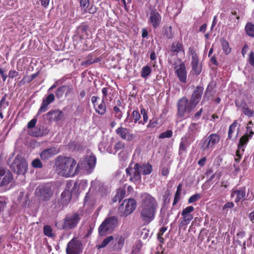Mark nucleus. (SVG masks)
<instances>
[{"label":"nucleus","instance_id":"9b49d317","mask_svg":"<svg viewBox=\"0 0 254 254\" xmlns=\"http://www.w3.org/2000/svg\"><path fill=\"white\" fill-rule=\"evenodd\" d=\"M140 165L138 163L134 164L133 168L129 166L126 169L127 176H129V181L135 183L141 180V177L140 172Z\"/></svg>","mask_w":254,"mask_h":254},{"label":"nucleus","instance_id":"3c124183","mask_svg":"<svg viewBox=\"0 0 254 254\" xmlns=\"http://www.w3.org/2000/svg\"><path fill=\"white\" fill-rule=\"evenodd\" d=\"M32 165L36 168H41L43 167L42 163L39 159H35L32 162Z\"/></svg>","mask_w":254,"mask_h":254},{"label":"nucleus","instance_id":"8fccbe9b","mask_svg":"<svg viewBox=\"0 0 254 254\" xmlns=\"http://www.w3.org/2000/svg\"><path fill=\"white\" fill-rule=\"evenodd\" d=\"M201 198V195L199 193H196L191 195L188 199L189 203H192L196 202Z\"/></svg>","mask_w":254,"mask_h":254},{"label":"nucleus","instance_id":"e433bc0d","mask_svg":"<svg viewBox=\"0 0 254 254\" xmlns=\"http://www.w3.org/2000/svg\"><path fill=\"white\" fill-rule=\"evenodd\" d=\"M126 194V190L123 189H118L117 191L116 196L113 198V201L116 202L119 201L120 202L125 197Z\"/></svg>","mask_w":254,"mask_h":254},{"label":"nucleus","instance_id":"72a5a7b5","mask_svg":"<svg viewBox=\"0 0 254 254\" xmlns=\"http://www.w3.org/2000/svg\"><path fill=\"white\" fill-rule=\"evenodd\" d=\"M140 171L142 172L143 175H147L150 174L152 171V165L147 163L140 165Z\"/></svg>","mask_w":254,"mask_h":254},{"label":"nucleus","instance_id":"4d7b16f0","mask_svg":"<svg viewBox=\"0 0 254 254\" xmlns=\"http://www.w3.org/2000/svg\"><path fill=\"white\" fill-rule=\"evenodd\" d=\"M248 61L249 64L254 67V53L253 51H251L249 54Z\"/></svg>","mask_w":254,"mask_h":254},{"label":"nucleus","instance_id":"bb28decb","mask_svg":"<svg viewBox=\"0 0 254 254\" xmlns=\"http://www.w3.org/2000/svg\"><path fill=\"white\" fill-rule=\"evenodd\" d=\"M141 118V116L138 111L134 110L131 115V117H129V113L128 111L127 113V117L125 120V122H128V123H131L134 121V123H136L137 122H140L139 120Z\"/></svg>","mask_w":254,"mask_h":254},{"label":"nucleus","instance_id":"c9c22d12","mask_svg":"<svg viewBox=\"0 0 254 254\" xmlns=\"http://www.w3.org/2000/svg\"><path fill=\"white\" fill-rule=\"evenodd\" d=\"M100 61L99 58H93L92 55H89L87 58V60L81 63V65H90L93 63L99 62Z\"/></svg>","mask_w":254,"mask_h":254},{"label":"nucleus","instance_id":"09e8293b","mask_svg":"<svg viewBox=\"0 0 254 254\" xmlns=\"http://www.w3.org/2000/svg\"><path fill=\"white\" fill-rule=\"evenodd\" d=\"M125 143L122 141H118L115 144L114 149L116 152L119 151V150L123 149L125 147Z\"/></svg>","mask_w":254,"mask_h":254},{"label":"nucleus","instance_id":"4be33fe9","mask_svg":"<svg viewBox=\"0 0 254 254\" xmlns=\"http://www.w3.org/2000/svg\"><path fill=\"white\" fill-rule=\"evenodd\" d=\"M66 252L67 254H78L79 244L78 242L72 239L67 245Z\"/></svg>","mask_w":254,"mask_h":254},{"label":"nucleus","instance_id":"f257e3e1","mask_svg":"<svg viewBox=\"0 0 254 254\" xmlns=\"http://www.w3.org/2000/svg\"><path fill=\"white\" fill-rule=\"evenodd\" d=\"M158 206L156 199L151 194L144 193L141 195L140 219L144 224H149L155 219Z\"/></svg>","mask_w":254,"mask_h":254},{"label":"nucleus","instance_id":"f8f14e48","mask_svg":"<svg viewBox=\"0 0 254 254\" xmlns=\"http://www.w3.org/2000/svg\"><path fill=\"white\" fill-rule=\"evenodd\" d=\"M220 139V136L217 133H212L205 139L202 143L201 148L206 150L217 144Z\"/></svg>","mask_w":254,"mask_h":254},{"label":"nucleus","instance_id":"a878e982","mask_svg":"<svg viewBox=\"0 0 254 254\" xmlns=\"http://www.w3.org/2000/svg\"><path fill=\"white\" fill-rule=\"evenodd\" d=\"M238 125V122L235 121L232 123L229 127L228 139H233L238 134L239 128L236 130V127Z\"/></svg>","mask_w":254,"mask_h":254},{"label":"nucleus","instance_id":"79ce46f5","mask_svg":"<svg viewBox=\"0 0 254 254\" xmlns=\"http://www.w3.org/2000/svg\"><path fill=\"white\" fill-rule=\"evenodd\" d=\"M43 233L48 237L53 238L55 235L53 233L52 227L50 225H45L43 227Z\"/></svg>","mask_w":254,"mask_h":254},{"label":"nucleus","instance_id":"5701e85b","mask_svg":"<svg viewBox=\"0 0 254 254\" xmlns=\"http://www.w3.org/2000/svg\"><path fill=\"white\" fill-rule=\"evenodd\" d=\"M58 153L56 148L53 147L43 150L40 154V157L43 160H47L57 154Z\"/></svg>","mask_w":254,"mask_h":254},{"label":"nucleus","instance_id":"052dcab7","mask_svg":"<svg viewBox=\"0 0 254 254\" xmlns=\"http://www.w3.org/2000/svg\"><path fill=\"white\" fill-rule=\"evenodd\" d=\"M202 112H203V109L201 108L192 117V119L193 120H195V121L198 120L200 118V116H201Z\"/></svg>","mask_w":254,"mask_h":254},{"label":"nucleus","instance_id":"6e6d98bb","mask_svg":"<svg viewBox=\"0 0 254 254\" xmlns=\"http://www.w3.org/2000/svg\"><path fill=\"white\" fill-rule=\"evenodd\" d=\"M181 192L179 191H177L175 192V194L174 196V201L173 202V205H175L179 202L180 199Z\"/></svg>","mask_w":254,"mask_h":254},{"label":"nucleus","instance_id":"f03ea898","mask_svg":"<svg viewBox=\"0 0 254 254\" xmlns=\"http://www.w3.org/2000/svg\"><path fill=\"white\" fill-rule=\"evenodd\" d=\"M79 164L72 157L58 156L55 161L54 168L56 173L60 176L69 178L78 174Z\"/></svg>","mask_w":254,"mask_h":254},{"label":"nucleus","instance_id":"2eb2a0df","mask_svg":"<svg viewBox=\"0 0 254 254\" xmlns=\"http://www.w3.org/2000/svg\"><path fill=\"white\" fill-rule=\"evenodd\" d=\"M46 118L50 122H59L64 118V113L60 110H51L46 115Z\"/></svg>","mask_w":254,"mask_h":254},{"label":"nucleus","instance_id":"603ef678","mask_svg":"<svg viewBox=\"0 0 254 254\" xmlns=\"http://www.w3.org/2000/svg\"><path fill=\"white\" fill-rule=\"evenodd\" d=\"M114 111L116 114V117L118 119L120 120L123 117V113L122 111L117 106H115V107H114Z\"/></svg>","mask_w":254,"mask_h":254},{"label":"nucleus","instance_id":"864d4df0","mask_svg":"<svg viewBox=\"0 0 254 254\" xmlns=\"http://www.w3.org/2000/svg\"><path fill=\"white\" fill-rule=\"evenodd\" d=\"M229 186V181L227 180L222 179L220 182V187L223 190L227 189Z\"/></svg>","mask_w":254,"mask_h":254},{"label":"nucleus","instance_id":"412c9836","mask_svg":"<svg viewBox=\"0 0 254 254\" xmlns=\"http://www.w3.org/2000/svg\"><path fill=\"white\" fill-rule=\"evenodd\" d=\"M170 51L174 54L177 55L179 53L185 54V48L182 41H174L170 48Z\"/></svg>","mask_w":254,"mask_h":254},{"label":"nucleus","instance_id":"0eeeda50","mask_svg":"<svg viewBox=\"0 0 254 254\" xmlns=\"http://www.w3.org/2000/svg\"><path fill=\"white\" fill-rule=\"evenodd\" d=\"M12 170L18 175L24 174L27 171L28 164L20 156H16L11 165Z\"/></svg>","mask_w":254,"mask_h":254},{"label":"nucleus","instance_id":"bf43d9fd","mask_svg":"<svg viewBox=\"0 0 254 254\" xmlns=\"http://www.w3.org/2000/svg\"><path fill=\"white\" fill-rule=\"evenodd\" d=\"M5 205L6 202L4 198L0 196V213L4 210Z\"/></svg>","mask_w":254,"mask_h":254},{"label":"nucleus","instance_id":"69168bd1","mask_svg":"<svg viewBox=\"0 0 254 254\" xmlns=\"http://www.w3.org/2000/svg\"><path fill=\"white\" fill-rule=\"evenodd\" d=\"M167 227L163 226L160 229L159 232L157 234H159L160 235H163L164 233L167 231Z\"/></svg>","mask_w":254,"mask_h":254},{"label":"nucleus","instance_id":"49530a36","mask_svg":"<svg viewBox=\"0 0 254 254\" xmlns=\"http://www.w3.org/2000/svg\"><path fill=\"white\" fill-rule=\"evenodd\" d=\"M173 131L172 130H167L165 132L161 133L159 136V138L164 139L165 138H170L172 136Z\"/></svg>","mask_w":254,"mask_h":254},{"label":"nucleus","instance_id":"c85d7f7f","mask_svg":"<svg viewBox=\"0 0 254 254\" xmlns=\"http://www.w3.org/2000/svg\"><path fill=\"white\" fill-rule=\"evenodd\" d=\"M71 199V193L68 190H64L61 194V203L64 206L67 205Z\"/></svg>","mask_w":254,"mask_h":254},{"label":"nucleus","instance_id":"b1692460","mask_svg":"<svg viewBox=\"0 0 254 254\" xmlns=\"http://www.w3.org/2000/svg\"><path fill=\"white\" fill-rule=\"evenodd\" d=\"M96 162V158L94 155L87 156L84 159V167L87 170H92L95 167Z\"/></svg>","mask_w":254,"mask_h":254},{"label":"nucleus","instance_id":"473e14b6","mask_svg":"<svg viewBox=\"0 0 254 254\" xmlns=\"http://www.w3.org/2000/svg\"><path fill=\"white\" fill-rule=\"evenodd\" d=\"M96 112L99 115L102 116L104 115L107 111V107L105 104V101L102 100L101 103L97 106L94 107Z\"/></svg>","mask_w":254,"mask_h":254},{"label":"nucleus","instance_id":"dca6fc26","mask_svg":"<svg viewBox=\"0 0 254 254\" xmlns=\"http://www.w3.org/2000/svg\"><path fill=\"white\" fill-rule=\"evenodd\" d=\"M203 92V87L200 86H196L193 91L190 101L194 104L195 107L200 101Z\"/></svg>","mask_w":254,"mask_h":254},{"label":"nucleus","instance_id":"393cba45","mask_svg":"<svg viewBox=\"0 0 254 254\" xmlns=\"http://www.w3.org/2000/svg\"><path fill=\"white\" fill-rule=\"evenodd\" d=\"M190 136L187 135H184L181 138L179 148V152L180 154L182 153L187 150V147L190 144Z\"/></svg>","mask_w":254,"mask_h":254},{"label":"nucleus","instance_id":"5fc2aeb1","mask_svg":"<svg viewBox=\"0 0 254 254\" xmlns=\"http://www.w3.org/2000/svg\"><path fill=\"white\" fill-rule=\"evenodd\" d=\"M194 209L193 206H189L183 210L182 213L184 214H191V213L193 211Z\"/></svg>","mask_w":254,"mask_h":254},{"label":"nucleus","instance_id":"9d476101","mask_svg":"<svg viewBox=\"0 0 254 254\" xmlns=\"http://www.w3.org/2000/svg\"><path fill=\"white\" fill-rule=\"evenodd\" d=\"M35 194L43 201H48L53 194L51 187L48 185L39 187L36 189Z\"/></svg>","mask_w":254,"mask_h":254},{"label":"nucleus","instance_id":"774afa93","mask_svg":"<svg viewBox=\"0 0 254 254\" xmlns=\"http://www.w3.org/2000/svg\"><path fill=\"white\" fill-rule=\"evenodd\" d=\"M210 62L215 65H218V63L217 61V60L214 56H213L210 60Z\"/></svg>","mask_w":254,"mask_h":254},{"label":"nucleus","instance_id":"58836bf2","mask_svg":"<svg viewBox=\"0 0 254 254\" xmlns=\"http://www.w3.org/2000/svg\"><path fill=\"white\" fill-rule=\"evenodd\" d=\"M151 68L148 65L144 66L141 71V76L142 78H147L151 73Z\"/></svg>","mask_w":254,"mask_h":254},{"label":"nucleus","instance_id":"f3484780","mask_svg":"<svg viewBox=\"0 0 254 254\" xmlns=\"http://www.w3.org/2000/svg\"><path fill=\"white\" fill-rule=\"evenodd\" d=\"M126 237L118 235L115 237V241L112 243L111 249L113 251L120 252L123 248L125 243Z\"/></svg>","mask_w":254,"mask_h":254},{"label":"nucleus","instance_id":"aec40b11","mask_svg":"<svg viewBox=\"0 0 254 254\" xmlns=\"http://www.w3.org/2000/svg\"><path fill=\"white\" fill-rule=\"evenodd\" d=\"M245 190V188H241L239 190L233 189L232 190L231 196L232 197L235 198V202L236 203L245 199L246 196Z\"/></svg>","mask_w":254,"mask_h":254},{"label":"nucleus","instance_id":"0e129e2a","mask_svg":"<svg viewBox=\"0 0 254 254\" xmlns=\"http://www.w3.org/2000/svg\"><path fill=\"white\" fill-rule=\"evenodd\" d=\"M206 161V158L205 157H202L198 161V164L200 166L202 167L204 165Z\"/></svg>","mask_w":254,"mask_h":254},{"label":"nucleus","instance_id":"cd10ccee","mask_svg":"<svg viewBox=\"0 0 254 254\" xmlns=\"http://www.w3.org/2000/svg\"><path fill=\"white\" fill-rule=\"evenodd\" d=\"M191 71L196 75H199L202 70V65L199 63V58L191 61Z\"/></svg>","mask_w":254,"mask_h":254},{"label":"nucleus","instance_id":"13d9d810","mask_svg":"<svg viewBox=\"0 0 254 254\" xmlns=\"http://www.w3.org/2000/svg\"><path fill=\"white\" fill-rule=\"evenodd\" d=\"M37 119L36 118H34L33 119H32L30 122H28V124H27V128L30 129V128H33L34 127H35L36 124V123H37Z\"/></svg>","mask_w":254,"mask_h":254},{"label":"nucleus","instance_id":"ea45409f","mask_svg":"<svg viewBox=\"0 0 254 254\" xmlns=\"http://www.w3.org/2000/svg\"><path fill=\"white\" fill-rule=\"evenodd\" d=\"M113 240L114 237L113 236H108L102 241L100 245L97 246V248L98 249L105 248Z\"/></svg>","mask_w":254,"mask_h":254},{"label":"nucleus","instance_id":"7ed1b4c3","mask_svg":"<svg viewBox=\"0 0 254 254\" xmlns=\"http://www.w3.org/2000/svg\"><path fill=\"white\" fill-rule=\"evenodd\" d=\"M118 219L116 216H110L106 218L98 228V234L100 236H105L111 233L117 227Z\"/></svg>","mask_w":254,"mask_h":254},{"label":"nucleus","instance_id":"423d86ee","mask_svg":"<svg viewBox=\"0 0 254 254\" xmlns=\"http://www.w3.org/2000/svg\"><path fill=\"white\" fill-rule=\"evenodd\" d=\"M148 23L154 29L159 27L162 23V16L158 10L155 7L150 6L147 12Z\"/></svg>","mask_w":254,"mask_h":254},{"label":"nucleus","instance_id":"de8ad7c7","mask_svg":"<svg viewBox=\"0 0 254 254\" xmlns=\"http://www.w3.org/2000/svg\"><path fill=\"white\" fill-rule=\"evenodd\" d=\"M188 53L191 57V60L198 59V56L194 48L190 47L189 48Z\"/></svg>","mask_w":254,"mask_h":254},{"label":"nucleus","instance_id":"37998d69","mask_svg":"<svg viewBox=\"0 0 254 254\" xmlns=\"http://www.w3.org/2000/svg\"><path fill=\"white\" fill-rule=\"evenodd\" d=\"M242 111L243 114L249 117H252L254 115V111L250 109L247 104L242 107Z\"/></svg>","mask_w":254,"mask_h":254},{"label":"nucleus","instance_id":"ddd939ff","mask_svg":"<svg viewBox=\"0 0 254 254\" xmlns=\"http://www.w3.org/2000/svg\"><path fill=\"white\" fill-rule=\"evenodd\" d=\"M116 133L123 139L130 141L134 140L136 135L131 133L129 128L120 127L116 130Z\"/></svg>","mask_w":254,"mask_h":254},{"label":"nucleus","instance_id":"1a4fd4ad","mask_svg":"<svg viewBox=\"0 0 254 254\" xmlns=\"http://www.w3.org/2000/svg\"><path fill=\"white\" fill-rule=\"evenodd\" d=\"M80 220V217L78 213L67 215L64 219L63 228L66 230L74 228L76 227Z\"/></svg>","mask_w":254,"mask_h":254},{"label":"nucleus","instance_id":"6ab92c4d","mask_svg":"<svg viewBox=\"0 0 254 254\" xmlns=\"http://www.w3.org/2000/svg\"><path fill=\"white\" fill-rule=\"evenodd\" d=\"M80 6L82 11V13L85 14L89 13L94 14L96 12V7L93 5L90 6V0H79Z\"/></svg>","mask_w":254,"mask_h":254},{"label":"nucleus","instance_id":"c756f323","mask_svg":"<svg viewBox=\"0 0 254 254\" xmlns=\"http://www.w3.org/2000/svg\"><path fill=\"white\" fill-rule=\"evenodd\" d=\"M73 88L72 87L66 85L61 86L59 87L56 91V96L58 98H60L63 96L66 90H67V92H71Z\"/></svg>","mask_w":254,"mask_h":254},{"label":"nucleus","instance_id":"680f3d73","mask_svg":"<svg viewBox=\"0 0 254 254\" xmlns=\"http://www.w3.org/2000/svg\"><path fill=\"white\" fill-rule=\"evenodd\" d=\"M19 73L16 70H10L8 72V77L11 78H13L18 76Z\"/></svg>","mask_w":254,"mask_h":254},{"label":"nucleus","instance_id":"c03bdc74","mask_svg":"<svg viewBox=\"0 0 254 254\" xmlns=\"http://www.w3.org/2000/svg\"><path fill=\"white\" fill-rule=\"evenodd\" d=\"M112 91V89L110 86L107 87H104L102 89V93L103 94L102 100L106 101L107 98L109 94H111V91Z\"/></svg>","mask_w":254,"mask_h":254},{"label":"nucleus","instance_id":"a211bd4d","mask_svg":"<svg viewBox=\"0 0 254 254\" xmlns=\"http://www.w3.org/2000/svg\"><path fill=\"white\" fill-rule=\"evenodd\" d=\"M55 99L54 94H49L45 98L43 99L41 107L38 110V114L46 112L48 109V106L52 103Z\"/></svg>","mask_w":254,"mask_h":254},{"label":"nucleus","instance_id":"2f4dec72","mask_svg":"<svg viewBox=\"0 0 254 254\" xmlns=\"http://www.w3.org/2000/svg\"><path fill=\"white\" fill-rule=\"evenodd\" d=\"M182 216V219L181 221L179 226L180 227H183L188 225L190 222L193 219V215L192 214H184L181 213Z\"/></svg>","mask_w":254,"mask_h":254},{"label":"nucleus","instance_id":"7c9ffc66","mask_svg":"<svg viewBox=\"0 0 254 254\" xmlns=\"http://www.w3.org/2000/svg\"><path fill=\"white\" fill-rule=\"evenodd\" d=\"M13 179L12 174L10 171L5 172V175L2 180L0 181V187H4L8 185Z\"/></svg>","mask_w":254,"mask_h":254},{"label":"nucleus","instance_id":"20e7f679","mask_svg":"<svg viewBox=\"0 0 254 254\" xmlns=\"http://www.w3.org/2000/svg\"><path fill=\"white\" fill-rule=\"evenodd\" d=\"M136 207V201L133 198L125 199L118 208L120 216L127 217L131 214Z\"/></svg>","mask_w":254,"mask_h":254},{"label":"nucleus","instance_id":"a18cd8bd","mask_svg":"<svg viewBox=\"0 0 254 254\" xmlns=\"http://www.w3.org/2000/svg\"><path fill=\"white\" fill-rule=\"evenodd\" d=\"M141 108L140 109V113L143 116V122L142 121H140L138 122L139 124H142L144 125L145 123L148 121V116H147V111L144 108L142 107V106H141Z\"/></svg>","mask_w":254,"mask_h":254},{"label":"nucleus","instance_id":"4c0bfd02","mask_svg":"<svg viewBox=\"0 0 254 254\" xmlns=\"http://www.w3.org/2000/svg\"><path fill=\"white\" fill-rule=\"evenodd\" d=\"M245 30L247 34L251 37H254V24L251 22L246 24Z\"/></svg>","mask_w":254,"mask_h":254},{"label":"nucleus","instance_id":"338daca9","mask_svg":"<svg viewBox=\"0 0 254 254\" xmlns=\"http://www.w3.org/2000/svg\"><path fill=\"white\" fill-rule=\"evenodd\" d=\"M41 5L46 7L50 2V0H40Z\"/></svg>","mask_w":254,"mask_h":254},{"label":"nucleus","instance_id":"a19ab883","mask_svg":"<svg viewBox=\"0 0 254 254\" xmlns=\"http://www.w3.org/2000/svg\"><path fill=\"white\" fill-rule=\"evenodd\" d=\"M163 33L164 36L168 39H172L174 36L171 26L165 28Z\"/></svg>","mask_w":254,"mask_h":254},{"label":"nucleus","instance_id":"f704fd0d","mask_svg":"<svg viewBox=\"0 0 254 254\" xmlns=\"http://www.w3.org/2000/svg\"><path fill=\"white\" fill-rule=\"evenodd\" d=\"M221 45L222 46L223 52L226 55H228L231 53V49L229 46V43L224 38H222L220 39Z\"/></svg>","mask_w":254,"mask_h":254},{"label":"nucleus","instance_id":"e2e57ef3","mask_svg":"<svg viewBox=\"0 0 254 254\" xmlns=\"http://www.w3.org/2000/svg\"><path fill=\"white\" fill-rule=\"evenodd\" d=\"M234 206V204L232 202H227L223 206V210H224L227 208H231Z\"/></svg>","mask_w":254,"mask_h":254},{"label":"nucleus","instance_id":"4468645a","mask_svg":"<svg viewBox=\"0 0 254 254\" xmlns=\"http://www.w3.org/2000/svg\"><path fill=\"white\" fill-rule=\"evenodd\" d=\"M254 134V132L251 127H247L246 133L240 138L238 148L239 149H242L244 151V146L247 144L250 139H251Z\"/></svg>","mask_w":254,"mask_h":254},{"label":"nucleus","instance_id":"6e6552de","mask_svg":"<svg viewBox=\"0 0 254 254\" xmlns=\"http://www.w3.org/2000/svg\"><path fill=\"white\" fill-rule=\"evenodd\" d=\"M178 61L179 62L178 65L176 63L173 64L175 73L180 82L184 84L187 82V71L186 65L181 59H179Z\"/></svg>","mask_w":254,"mask_h":254},{"label":"nucleus","instance_id":"39448f33","mask_svg":"<svg viewBox=\"0 0 254 254\" xmlns=\"http://www.w3.org/2000/svg\"><path fill=\"white\" fill-rule=\"evenodd\" d=\"M178 114L181 118H183L186 113H190L192 112L195 106L186 97L180 98L177 104Z\"/></svg>","mask_w":254,"mask_h":254}]
</instances>
